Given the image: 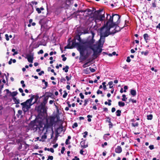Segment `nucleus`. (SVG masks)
Masks as SVG:
<instances>
[{"mask_svg": "<svg viewBox=\"0 0 160 160\" xmlns=\"http://www.w3.org/2000/svg\"><path fill=\"white\" fill-rule=\"evenodd\" d=\"M54 116H50L49 117L46 118V123L44 124L42 121L37 118L32 121L30 123V126L31 129L34 131H38V133L41 134H42L44 130L45 132V134H46L48 131L49 128H51L53 130L52 127L54 123L55 119Z\"/></svg>", "mask_w": 160, "mask_h": 160, "instance_id": "f257e3e1", "label": "nucleus"}, {"mask_svg": "<svg viewBox=\"0 0 160 160\" xmlns=\"http://www.w3.org/2000/svg\"><path fill=\"white\" fill-rule=\"evenodd\" d=\"M117 27H116L114 31L112 32H108L106 31L103 34L100 33V38L98 41V46L97 47V49H98L100 47H102L103 44L104 43L105 40V37H108L109 35H114L116 33L120 31L121 30L120 28H119L118 30H117Z\"/></svg>", "mask_w": 160, "mask_h": 160, "instance_id": "f03ea898", "label": "nucleus"}, {"mask_svg": "<svg viewBox=\"0 0 160 160\" xmlns=\"http://www.w3.org/2000/svg\"><path fill=\"white\" fill-rule=\"evenodd\" d=\"M108 18V16H109L110 18L107 21V25L110 23L112 25H114V26L117 27L118 25L120 22L121 16L117 14L112 13V15L110 16L109 14H107Z\"/></svg>", "mask_w": 160, "mask_h": 160, "instance_id": "7ed1b4c3", "label": "nucleus"}, {"mask_svg": "<svg viewBox=\"0 0 160 160\" xmlns=\"http://www.w3.org/2000/svg\"><path fill=\"white\" fill-rule=\"evenodd\" d=\"M103 11L102 9L99 10L95 11L94 12L91 13V18H93V20L96 22L98 21H102L105 19L104 13L103 14L100 15V12Z\"/></svg>", "mask_w": 160, "mask_h": 160, "instance_id": "20e7f679", "label": "nucleus"}, {"mask_svg": "<svg viewBox=\"0 0 160 160\" xmlns=\"http://www.w3.org/2000/svg\"><path fill=\"white\" fill-rule=\"evenodd\" d=\"M95 40L93 39V36L91 39L90 40L87 41L86 42H82V44L83 45H80V46H83L85 47L86 50H87L88 48H89L90 49L93 50V48H97V47L98 46V45L94 44L93 43L94 42Z\"/></svg>", "mask_w": 160, "mask_h": 160, "instance_id": "39448f33", "label": "nucleus"}, {"mask_svg": "<svg viewBox=\"0 0 160 160\" xmlns=\"http://www.w3.org/2000/svg\"><path fill=\"white\" fill-rule=\"evenodd\" d=\"M77 44L79 45L78 50L79 52L80 56L83 57L82 59L83 60H86L88 57L89 55L88 53L85 55H84V52L86 50L85 47L83 46H80L79 43H77Z\"/></svg>", "mask_w": 160, "mask_h": 160, "instance_id": "423d86ee", "label": "nucleus"}, {"mask_svg": "<svg viewBox=\"0 0 160 160\" xmlns=\"http://www.w3.org/2000/svg\"><path fill=\"white\" fill-rule=\"evenodd\" d=\"M47 102L44 103L43 101L39 105L36 107L35 108L39 114L42 113L43 114L46 112L47 110L45 108V105Z\"/></svg>", "mask_w": 160, "mask_h": 160, "instance_id": "0eeeda50", "label": "nucleus"}, {"mask_svg": "<svg viewBox=\"0 0 160 160\" xmlns=\"http://www.w3.org/2000/svg\"><path fill=\"white\" fill-rule=\"evenodd\" d=\"M114 27V25H112L111 23H109L107 25V22L106 24H105L102 27L100 28V31L101 32H102L103 30L105 28H106L107 30L106 31H107L108 32H110V29L112 28H113Z\"/></svg>", "mask_w": 160, "mask_h": 160, "instance_id": "6e6552de", "label": "nucleus"}, {"mask_svg": "<svg viewBox=\"0 0 160 160\" xmlns=\"http://www.w3.org/2000/svg\"><path fill=\"white\" fill-rule=\"evenodd\" d=\"M21 105L22 106V110L24 113L29 110L31 106L30 104H26L23 102L21 103Z\"/></svg>", "mask_w": 160, "mask_h": 160, "instance_id": "1a4fd4ad", "label": "nucleus"}, {"mask_svg": "<svg viewBox=\"0 0 160 160\" xmlns=\"http://www.w3.org/2000/svg\"><path fill=\"white\" fill-rule=\"evenodd\" d=\"M53 95V94L50 92H46L45 94L42 97H44V98L43 101H44V103L45 102L47 103V101L49 97H51Z\"/></svg>", "mask_w": 160, "mask_h": 160, "instance_id": "9d476101", "label": "nucleus"}, {"mask_svg": "<svg viewBox=\"0 0 160 160\" xmlns=\"http://www.w3.org/2000/svg\"><path fill=\"white\" fill-rule=\"evenodd\" d=\"M77 43H78V42H72V45L71 46H70V44H68L64 48L66 49H72L73 47L77 46L78 47V49L79 45L77 44Z\"/></svg>", "mask_w": 160, "mask_h": 160, "instance_id": "9b49d317", "label": "nucleus"}, {"mask_svg": "<svg viewBox=\"0 0 160 160\" xmlns=\"http://www.w3.org/2000/svg\"><path fill=\"white\" fill-rule=\"evenodd\" d=\"M81 34H78L76 35L75 37L74 38V39L72 40V42H76V40H77L79 42H78L80 44V43L82 44V42H83L82 41V39L80 37V35Z\"/></svg>", "mask_w": 160, "mask_h": 160, "instance_id": "f8f14e48", "label": "nucleus"}, {"mask_svg": "<svg viewBox=\"0 0 160 160\" xmlns=\"http://www.w3.org/2000/svg\"><path fill=\"white\" fill-rule=\"evenodd\" d=\"M31 97L30 99L27 100L25 102H23V103H25V104H30L31 106L32 105V104H31V102L33 99L34 98L35 95L31 94Z\"/></svg>", "mask_w": 160, "mask_h": 160, "instance_id": "ddd939ff", "label": "nucleus"}, {"mask_svg": "<svg viewBox=\"0 0 160 160\" xmlns=\"http://www.w3.org/2000/svg\"><path fill=\"white\" fill-rule=\"evenodd\" d=\"M28 59V61L32 63L33 62V60L34 59L33 56H31L29 54L27 55V57L26 58Z\"/></svg>", "mask_w": 160, "mask_h": 160, "instance_id": "4468645a", "label": "nucleus"}, {"mask_svg": "<svg viewBox=\"0 0 160 160\" xmlns=\"http://www.w3.org/2000/svg\"><path fill=\"white\" fill-rule=\"evenodd\" d=\"M63 128V127L62 125H61L58 128H57L56 132H57V133L58 134H59L62 132Z\"/></svg>", "mask_w": 160, "mask_h": 160, "instance_id": "2eb2a0df", "label": "nucleus"}, {"mask_svg": "<svg viewBox=\"0 0 160 160\" xmlns=\"http://www.w3.org/2000/svg\"><path fill=\"white\" fill-rule=\"evenodd\" d=\"M122 151V148L120 146H118L115 149V152L117 153H121Z\"/></svg>", "mask_w": 160, "mask_h": 160, "instance_id": "dca6fc26", "label": "nucleus"}, {"mask_svg": "<svg viewBox=\"0 0 160 160\" xmlns=\"http://www.w3.org/2000/svg\"><path fill=\"white\" fill-rule=\"evenodd\" d=\"M85 140H82L80 142V145L83 148H86L88 147L87 144H85Z\"/></svg>", "mask_w": 160, "mask_h": 160, "instance_id": "f3484780", "label": "nucleus"}, {"mask_svg": "<svg viewBox=\"0 0 160 160\" xmlns=\"http://www.w3.org/2000/svg\"><path fill=\"white\" fill-rule=\"evenodd\" d=\"M95 48H93V49L92 50L93 51V56L95 57V58H97L98 57V53L97 50L98 49H97V48H96L97 50H96L95 49Z\"/></svg>", "mask_w": 160, "mask_h": 160, "instance_id": "a211bd4d", "label": "nucleus"}, {"mask_svg": "<svg viewBox=\"0 0 160 160\" xmlns=\"http://www.w3.org/2000/svg\"><path fill=\"white\" fill-rule=\"evenodd\" d=\"M131 94L133 96H135L136 95V92L135 90L131 89L130 91Z\"/></svg>", "mask_w": 160, "mask_h": 160, "instance_id": "6ab92c4d", "label": "nucleus"}, {"mask_svg": "<svg viewBox=\"0 0 160 160\" xmlns=\"http://www.w3.org/2000/svg\"><path fill=\"white\" fill-rule=\"evenodd\" d=\"M149 37L147 33H145L143 35V38L145 41L146 42H147V40H148V38Z\"/></svg>", "mask_w": 160, "mask_h": 160, "instance_id": "aec40b11", "label": "nucleus"}, {"mask_svg": "<svg viewBox=\"0 0 160 160\" xmlns=\"http://www.w3.org/2000/svg\"><path fill=\"white\" fill-rule=\"evenodd\" d=\"M18 94V92L16 91H14L12 92H11V93H10V95L11 96L12 98H15L14 97L17 95Z\"/></svg>", "mask_w": 160, "mask_h": 160, "instance_id": "412c9836", "label": "nucleus"}, {"mask_svg": "<svg viewBox=\"0 0 160 160\" xmlns=\"http://www.w3.org/2000/svg\"><path fill=\"white\" fill-rule=\"evenodd\" d=\"M91 62V61H89L88 62H87L86 63H85L83 65L82 67L83 68H85L87 66H89L90 65L88 64L89 63H90Z\"/></svg>", "mask_w": 160, "mask_h": 160, "instance_id": "4be33fe9", "label": "nucleus"}, {"mask_svg": "<svg viewBox=\"0 0 160 160\" xmlns=\"http://www.w3.org/2000/svg\"><path fill=\"white\" fill-rule=\"evenodd\" d=\"M12 99L15 104H18L19 103V99H17L16 98H12Z\"/></svg>", "mask_w": 160, "mask_h": 160, "instance_id": "5701e85b", "label": "nucleus"}, {"mask_svg": "<svg viewBox=\"0 0 160 160\" xmlns=\"http://www.w3.org/2000/svg\"><path fill=\"white\" fill-rule=\"evenodd\" d=\"M45 150H48L49 151H50L52 153H53L54 152V149L52 148H44Z\"/></svg>", "mask_w": 160, "mask_h": 160, "instance_id": "b1692460", "label": "nucleus"}, {"mask_svg": "<svg viewBox=\"0 0 160 160\" xmlns=\"http://www.w3.org/2000/svg\"><path fill=\"white\" fill-rule=\"evenodd\" d=\"M69 68V66H68L66 65V66L65 68H62V70L66 72H68V69Z\"/></svg>", "mask_w": 160, "mask_h": 160, "instance_id": "393cba45", "label": "nucleus"}, {"mask_svg": "<svg viewBox=\"0 0 160 160\" xmlns=\"http://www.w3.org/2000/svg\"><path fill=\"white\" fill-rule=\"evenodd\" d=\"M118 104L119 106L121 107H124L125 106V103L121 101H119L118 102Z\"/></svg>", "mask_w": 160, "mask_h": 160, "instance_id": "a878e982", "label": "nucleus"}, {"mask_svg": "<svg viewBox=\"0 0 160 160\" xmlns=\"http://www.w3.org/2000/svg\"><path fill=\"white\" fill-rule=\"evenodd\" d=\"M121 111L120 110H118L116 111V114L117 116H120L121 115Z\"/></svg>", "mask_w": 160, "mask_h": 160, "instance_id": "bb28decb", "label": "nucleus"}, {"mask_svg": "<svg viewBox=\"0 0 160 160\" xmlns=\"http://www.w3.org/2000/svg\"><path fill=\"white\" fill-rule=\"evenodd\" d=\"M152 114H150L149 115H148L147 116V119L148 120H151L152 118Z\"/></svg>", "mask_w": 160, "mask_h": 160, "instance_id": "cd10ccee", "label": "nucleus"}, {"mask_svg": "<svg viewBox=\"0 0 160 160\" xmlns=\"http://www.w3.org/2000/svg\"><path fill=\"white\" fill-rule=\"evenodd\" d=\"M149 53V51L148 50H146V51H142L141 52L142 54H143L145 56H147Z\"/></svg>", "mask_w": 160, "mask_h": 160, "instance_id": "c85d7f7f", "label": "nucleus"}, {"mask_svg": "<svg viewBox=\"0 0 160 160\" xmlns=\"http://www.w3.org/2000/svg\"><path fill=\"white\" fill-rule=\"evenodd\" d=\"M122 100L123 101H125L127 100V98L126 97V96L125 94H123L122 95Z\"/></svg>", "mask_w": 160, "mask_h": 160, "instance_id": "c756f323", "label": "nucleus"}, {"mask_svg": "<svg viewBox=\"0 0 160 160\" xmlns=\"http://www.w3.org/2000/svg\"><path fill=\"white\" fill-rule=\"evenodd\" d=\"M108 123H109V128H112L113 125L110 121V119H109V121H108Z\"/></svg>", "mask_w": 160, "mask_h": 160, "instance_id": "7c9ffc66", "label": "nucleus"}, {"mask_svg": "<svg viewBox=\"0 0 160 160\" xmlns=\"http://www.w3.org/2000/svg\"><path fill=\"white\" fill-rule=\"evenodd\" d=\"M113 84V82L112 81H110L109 82H108V84L109 85V88H112L113 86H112V85Z\"/></svg>", "mask_w": 160, "mask_h": 160, "instance_id": "2f4dec72", "label": "nucleus"}, {"mask_svg": "<svg viewBox=\"0 0 160 160\" xmlns=\"http://www.w3.org/2000/svg\"><path fill=\"white\" fill-rule=\"evenodd\" d=\"M34 98H35V101L33 103H35L37 102V101H38V99H39V97L38 95H36L35 96Z\"/></svg>", "mask_w": 160, "mask_h": 160, "instance_id": "473e14b6", "label": "nucleus"}, {"mask_svg": "<svg viewBox=\"0 0 160 160\" xmlns=\"http://www.w3.org/2000/svg\"><path fill=\"white\" fill-rule=\"evenodd\" d=\"M92 117L91 115H88L87 116V118H88V121L89 122H90L91 121V119L90 118H92Z\"/></svg>", "mask_w": 160, "mask_h": 160, "instance_id": "72a5a7b5", "label": "nucleus"}, {"mask_svg": "<svg viewBox=\"0 0 160 160\" xmlns=\"http://www.w3.org/2000/svg\"><path fill=\"white\" fill-rule=\"evenodd\" d=\"M132 126L133 127H138V122H136L135 123H132Z\"/></svg>", "mask_w": 160, "mask_h": 160, "instance_id": "f704fd0d", "label": "nucleus"}, {"mask_svg": "<svg viewBox=\"0 0 160 160\" xmlns=\"http://www.w3.org/2000/svg\"><path fill=\"white\" fill-rule=\"evenodd\" d=\"M87 11L88 12H91V13H92V12H93V11L92 10H91L89 8H87L85 10L83 11L82 12H85Z\"/></svg>", "mask_w": 160, "mask_h": 160, "instance_id": "c9c22d12", "label": "nucleus"}, {"mask_svg": "<svg viewBox=\"0 0 160 160\" xmlns=\"http://www.w3.org/2000/svg\"><path fill=\"white\" fill-rule=\"evenodd\" d=\"M89 102L88 99H86L84 100V104L83 105L84 106H86L88 104V102Z\"/></svg>", "mask_w": 160, "mask_h": 160, "instance_id": "e433bc0d", "label": "nucleus"}, {"mask_svg": "<svg viewBox=\"0 0 160 160\" xmlns=\"http://www.w3.org/2000/svg\"><path fill=\"white\" fill-rule=\"evenodd\" d=\"M66 81V79L62 77L60 79V82H63L64 83Z\"/></svg>", "mask_w": 160, "mask_h": 160, "instance_id": "4c0bfd02", "label": "nucleus"}, {"mask_svg": "<svg viewBox=\"0 0 160 160\" xmlns=\"http://www.w3.org/2000/svg\"><path fill=\"white\" fill-rule=\"evenodd\" d=\"M64 94H63L62 97L63 98H65L67 95H68V93L66 92V91H64Z\"/></svg>", "mask_w": 160, "mask_h": 160, "instance_id": "58836bf2", "label": "nucleus"}, {"mask_svg": "<svg viewBox=\"0 0 160 160\" xmlns=\"http://www.w3.org/2000/svg\"><path fill=\"white\" fill-rule=\"evenodd\" d=\"M78 126V124L77 122H75L72 126V128L77 127Z\"/></svg>", "mask_w": 160, "mask_h": 160, "instance_id": "ea45409f", "label": "nucleus"}, {"mask_svg": "<svg viewBox=\"0 0 160 160\" xmlns=\"http://www.w3.org/2000/svg\"><path fill=\"white\" fill-rule=\"evenodd\" d=\"M89 69L90 70L91 72H94L96 71L95 69L93 68H92L91 67L89 68Z\"/></svg>", "mask_w": 160, "mask_h": 160, "instance_id": "a19ab883", "label": "nucleus"}, {"mask_svg": "<svg viewBox=\"0 0 160 160\" xmlns=\"http://www.w3.org/2000/svg\"><path fill=\"white\" fill-rule=\"evenodd\" d=\"M36 10L39 14L41 12L40 9L39 8H36Z\"/></svg>", "mask_w": 160, "mask_h": 160, "instance_id": "79ce46f5", "label": "nucleus"}, {"mask_svg": "<svg viewBox=\"0 0 160 160\" xmlns=\"http://www.w3.org/2000/svg\"><path fill=\"white\" fill-rule=\"evenodd\" d=\"M65 150V148L64 147H62L61 150V153L62 154L64 153V151Z\"/></svg>", "mask_w": 160, "mask_h": 160, "instance_id": "37998d69", "label": "nucleus"}, {"mask_svg": "<svg viewBox=\"0 0 160 160\" xmlns=\"http://www.w3.org/2000/svg\"><path fill=\"white\" fill-rule=\"evenodd\" d=\"M129 102L130 101H131L132 103H136V100H134L133 99H131V98H130L129 100Z\"/></svg>", "mask_w": 160, "mask_h": 160, "instance_id": "c03bdc74", "label": "nucleus"}, {"mask_svg": "<svg viewBox=\"0 0 160 160\" xmlns=\"http://www.w3.org/2000/svg\"><path fill=\"white\" fill-rule=\"evenodd\" d=\"M124 90H123V92H127L126 90L128 89V87L127 86H125L124 87Z\"/></svg>", "mask_w": 160, "mask_h": 160, "instance_id": "a18cd8bd", "label": "nucleus"}, {"mask_svg": "<svg viewBox=\"0 0 160 160\" xmlns=\"http://www.w3.org/2000/svg\"><path fill=\"white\" fill-rule=\"evenodd\" d=\"M84 135H83V137L84 138L86 137V136L88 135V132L87 131H85L84 132Z\"/></svg>", "mask_w": 160, "mask_h": 160, "instance_id": "49530a36", "label": "nucleus"}, {"mask_svg": "<svg viewBox=\"0 0 160 160\" xmlns=\"http://www.w3.org/2000/svg\"><path fill=\"white\" fill-rule=\"evenodd\" d=\"M72 77V76L71 75H70V77H69L68 76H67L66 77V78L67 79V80L68 81H69L71 79V78Z\"/></svg>", "mask_w": 160, "mask_h": 160, "instance_id": "de8ad7c7", "label": "nucleus"}, {"mask_svg": "<svg viewBox=\"0 0 160 160\" xmlns=\"http://www.w3.org/2000/svg\"><path fill=\"white\" fill-rule=\"evenodd\" d=\"M97 93L98 94H102V91H101L99 90H98L97 92Z\"/></svg>", "mask_w": 160, "mask_h": 160, "instance_id": "09e8293b", "label": "nucleus"}, {"mask_svg": "<svg viewBox=\"0 0 160 160\" xmlns=\"http://www.w3.org/2000/svg\"><path fill=\"white\" fill-rule=\"evenodd\" d=\"M79 96L81 99H83L84 98V96L83 95L82 93H80L79 94Z\"/></svg>", "mask_w": 160, "mask_h": 160, "instance_id": "8fccbe9b", "label": "nucleus"}, {"mask_svg": "<svg viewBox=\"0 0 160 160\" xmlns=\"http://www.w3.org/2000/svg\"><path fill=\"white\" fill-rule=\"evenodd\" d=\"M46 134H45L44 133V135H42V137H41V138L42 139H46L47 138V136L46 135H45Z\"/></svg>", "mask_w": 160, "mask_h": 160, "instance_id": "3c124183", "label": "nucleus"}, {"mask_svg": "<svg viewBox=\"0 0 160 160\" xmlns=\"http://www.w3.org/2000/svg\"><path fill=\"white\" fill-rule=\"evenodd\" d=\"M5 36L6 37V40L7 41H9V36H8V34H6L5 35Z\"/></svg>", "mask_w": 160, "mask_h": 160, "instance_id": "603ef678", "label": "nucleus"}, {"mask_svg": "<svg viewBox=\"0 0 160 160\" xmlns=\"http://www.w3.org/2000/svg\"><path fill=\"white\" fill-rule=\"evenodd\" d=\"M126 61L128 62H129L131 61V59L129 57H127Z\"/></svg>", "mask_w": 160, "mask_h": 160, "instance_id": "864d4df0", "label": "nucleus"}, {"mask_svg": "<svg viewBox=\"0 0 160 160\" xmlns=\"http://www.w3.org/2000/svg\"><path fill=\"white\" fill-rule=\"evenodd\" d=\"M149 147L150 150H152L154 148L153 145H151L149 146Z\"/></svg>", "mask_w": 160, "mask_h": 160, "instance_id": "5fc2aeb1", "label": "nucleus"}, {"mask_svg": "<svg viewBox=\"0 0 160 160\" xmlns=\"http://www.w3.org/2000/svg\"><path fill=\"white\" fill-rule=\"evenodd\" d=\"M72 160H80L79 158L77 156H75L74 158H73Z\"/></svg>", "mask_w": 160, "mask_h": 160, "instance_id": "6e6d98bb", "label": "nucleus"}, {"mask_svg": "<svg viewBox=\"0 0 160 160\" xmlns=\"http://www.w3.org/2000/svg\"><path fill=\"white\" fill-rule=\"evenodd\" d=\"M103 139L105 140H107L109 138L106 136L104 135L103 137Z\"/></svg>", "mask_w": 160, "mask_h": 160, "instance_id": "4d7b16f0", "label": "nucleus"}, {"mask_svg": "<svg viewBox=\"0 0 160 160\" xmlns=\"http://www.w3.org/2000/svg\"><path fill=\"white\" fill-rule=\"evenodd\" d=\"M22 111L21 110H19L18 111V113L19 115H21L22 114Z\"/></svg>", "mask_w": 160, "mask_h": 160, "instance_id": "13d9d810", "label": "nucleus"}, {"mask_svg": "<svg viewBox=\"0 0 160 160\" xmlns=\"http://www.w3.org/2000/svg\"><path fill=\"white\" fill-rule=\"evenodd\" d=\"M43 53V51L42 50H40L39 52H38V54H42Z\"/></svg>", "mask_w": 160, "mask_h": 160, "instance_id": "bf43d9fd", "label": "nucleus"}, {"mask_svg": "<svg viewBox=\"0 0 160 160\" xmlns=\"http://www.w3.org/2000/svg\"><path fill=\"white\" fill-rule=\"evenodd\" d=\"M44 73V71H42L41 72H40L38 73V75L39 76H41L42 74Z\"/></svg>", "mask_w": 160, "mask_h": 160, "instance_id": "052dcab7", "label": "nucleus"}, {"mask_svg": "<svg viewBox=\"0 0 160 160\" xmlns=\"http://www.w3.org/2000/svg\"><path fill=\"white\" fill-rule=\"evenodd\" d=\"M152 7L153 8H155L156 7V4L155 2H152Z\"/></svg>", "mask_w": 160, "mask_h": 160, "instance_id": "680f3d73", "label": "nucleus"}, {"mask_svg": "<svg viewBox=\"0 0 160 160\" xmlns=\"http://www.w3.org/2000/svg\"><path fill=\"white\" fill-rule=\"evenodd\" d=\"M48 159L51 160H52L53 159V157L52 156H50L48 157Z\"/></svg>", "mask_w": 160, "mask_h": 160, "instance_id": "e2e57ef3", "label": "nucleus"}, {"mask_svg": "<svg viewBox=\"0 0 160 160\" xmlns=\"http://www.w3.org/2000/svg\"><path fill=\"white\" fill-rule=\"evenodd\" d=\"M115 110H116V109L115 108L113 107V108H112V109H111V111L112 112H115Z\"/></svg>", "mask_w": 160, "mask_h": 160, "instance_id": "0e129e2a", "label": "nucleus"}, {"mask_svg": "<svg viewBox=\"0 0 160 160\" xmlns=\"http://www.w3.org/2000/svg\"><path fill=\"white\" fill-rule=\"evenodd\" d=\"M103 111H105L106 112H108V109L107 108H103Z\"/></svg>", "mask_w": 160, "mask_h": 160, "instance_id": "69168bd1", "label": "nucleus"}, {"mask_svg": "<svg viewBox=\"0 0 160 160\" xmlns=\"http://www.w3.org/2000/svg\"><path fill=\"white\" fill-rule=\"evenodd\" d=\"M67 103L68 105V107L69 108L71 107V105L70 104V102L69 101H68L67 102Z\"/></svg>", "mask_w": 160, "mask_h": 160, "instance_id": "338daca9", "label": "nucleus"}, {"mask_svg": "<svg viewBox=\"0 0 160 160\" xmlns=\"http://www.w3.org/2000/svg\"><path fill=\"white\" fill-rule=\"evenodd\" d=\"M18 90L20 92H23V89L21 88H19V89H18Z\"/></svg>", "mask_w": 160, "mask_h": 160, "instance_id": "774afa93", "label": "nucleus"}]
</instances>
